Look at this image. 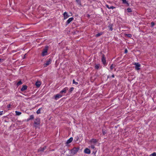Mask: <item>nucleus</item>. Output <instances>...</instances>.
<instances>
[{"mask_svg":"<svg viewBox=\"0 0 156 156\" xmlns=\"http://www.w3.org/2000/svg\"><path fill=\"white\" fill-rule=\"evenodd\" d=\"M48 46H46L45 48L43 49L42 52V56H44L48 54Z\"/></svg>","mask_w":156,"mask_h":156,"instance_id":"nucleus-1","label":"nucleus"},{"mask_svg":"<svg viewBox=\"0 0 156 156\" xmlns=\"http://www.w3.org/2000/svg\"><path fill=\"white\" fill-rule=\"evenodd\" d=\"M79 149L78 148L75 147L72 149L71 152V155H73L74 154L77 153Z\"/></svg>","mask_w":156,"mask_h":156,"instance_id":"nucleus-2","label":"nucleus"},{"mask_svg":"<svg viewBox=\"0 0 156 156\" xmlns=\"http://www.w3.org/2000/svg\"><path fill=\"white\" fill-rule=\"evenodd\" d=\"M52 61V59L51 58H49L48 59L46 62L44 64V67H46L47 66L49 65L50 64Z\"/></svg>","mask_w":156,"mask_h":156,"instance_id":"nucleus-3","label":"nucleus"},{"mask_svg":"<svg viewBox=\"0 0 156 156\" xmlns=\"http://www.w3.org/2000/svg\"><path fill=\"white\" fill-rule=\"evenodd\" d=\"M101 62L104 65H106L105 55L104 54H103L102 55V57L101 58Z\"/></svg>","mask_w":156,"mask_h":156,"instance_id":"nucleus-4","label":"nucleus"},{"mask_svg":"<svg viewBox=\"0 0 156 156\" xmlns=\"http://www.w3.org/2000/svg\"><path fill=\"white\" fill-rule=\"evenodd\" d=\"M68 90V88L67 87H66L60 91V93L61 94H66V92L67 90Z\"/></svg>","mask_w":156,"mask_h":156,"instance_id":"nucleus-5","label":"nucleus"},{"mask_svg":"<svg viewBox=\"0 0 156 156\" xmlns=\"http://www.w3.org/2000/svg\"><path fill=\"white\" fill-rule=\"evenodd\" d=\"M63 15L64 20L67 19L69 16L68 15L67 13L66 12H65L63 13Z\"/></svg>","mask_w":156,"mask_h":156,"instance_id":"nucleus-6","label":"nucleus"},{"mask_svg":"<svg viewBox=\"0 0 156 156\" xmlns=\"http://www.w3.org/2000/svg\"><path fill=\"white\" fill-rule=\"evenodd\" d=\"M74 19L73 17L70 18L68 19L66 22V24H68L72 21Z\"/></svg>","mask_w":156,"mask_h":156,"instance_id":"nucleus-7","label":"nucleus"},{"mask_svg":"<svg viewBox=\"0 0 156 156\" xmlns=\"http://www.w3.org/2000/svg\"><path fill=\"white\" fill-rule=\"evenodd\" d=\"M84 152L85 153L87 154H90V150L87 148L84 150Z\"/></svg>","mask_w":156,"mask_h":156,"instance_id":"nucleus-8","label":"nucleus"},{"mask_svg":"<svg viewBox=\"0 0 156 156\" xmlns=\"http://www.w3.org/2000/svg\"><path fill=\"white\" fill-rule=\"evenodd\" d=\"M90 142L94 144L97 142V141L95 139H93L90 141Z\"/></svg>","mask_w":156,"mask_h":156,"instance_id":"nucleus-9","label":"nucleus"},{"mask_svg":"<svg viewBox=\"0 0 156 156\" xmlns=\"http://www.w3.org/2000/svg\"><path fill=\"white\" fill-rule=\"evenodd\" d=\"M41 84V83L40 81H37L35 83V85L37 87H40Z\"/></svg>","mask_w":156,"mask_h":156,"instance_id":"nucleus-10","label":"nucleus"},{"mask_svg":"<svg viewBox=\"0 0 156 156\" xmlns=\"http://www.w3.org/2000/svg\"><path fill=\"white\" fill-rule=\"evenodd\" d=\"M46 148V147H43V148H42V147H41L38 150V152H43L44 151V150Z\"/></svg>","mask_w":156,"mask_h":156,"instance_id":"nucleus-11","label":"nucleus"},{"mask_svg":"<svg viewBox=\"0 0 156 156\" xmlns=\"http://www.w3.org/2000/svg\"><path fill=\"white\" fill-rule=\"evenodd\" d=\"M62 96L60 94H57L55 96V98L57 99V98H61Z\"/></svg>","mask_w":156,"mask_h":156,"instance_id":"nucleus-12","label":"nucleus"},{"mask_svg":"<svg viewBox=\"0 0 156 156\" xmlns=\"http://www.w3.org/2000/svg\"><path fill=\"white\" fill-rule=\"evenodd\" d=\"M40 121V120L39 119L37 118L36 119L34 122L35 124L37 125L39 124Z\"/></svg>","mask_w":156,"mask_h":156,"instance_id":"nucleus-13","label":"nucleus"},{"mask_svg":"<svg viewBox=\"0 0 156 156\" xmlns=\"http://www.w3.org/2000/svg\"><path fill=\"white\" fill-rule=\"evenodd\" d=\"M134 65H135V68H139V67H140V65L139 63H136Z\"/></svg>","mask_w":156,"mask_h":156,"instance_id":"nucleus-14","label":"nucleus"},{"mask_svg":"<svg viewBox=\"0 0 156 156\" xmlns=\"http://www.w3.org/2000/svg\"><path fill=\"white\" fill-rule=\"evenodd\" d=\"M27 86L26 85H23V86L22 88L21 89V90L22 91H24V90H26L27 88Z\"/></svg>","mask_w":156,"mask_h":156,"instance_id":"nucleus-15","label":"nucleus"},{"mask_svg":"<svg viewBox=\"0 0 156 156\" xmlns=\"http://www.w3.org/2000/svg\"><path fill=\"white\" fill-rule=\"evenodd\" d=\"M73 138L72 137H70L69 140H68L66 141V143L69 144L73 140Z\"/></svg>","mask_w":156,"mask_h":156,"instance_id":"nucleus-16","label":"nucleus"},{"mask_svg":"<svg viewBox=\"0 0 156 156\" xmlns=\"http://www.w3.org/2000/svg\"><path fill=\"white\" fill-rule=\"evenodd\" d=\"M106 6L107 8H108L109 9H113L115 8V7L112 6H111L110 7H109V5H106Z\"/></svg>","mask_w":156,"mask_h":156,"instance_id":"nucleus-17","label":"nucleus"},{"mask_svg":"<svg viewBox=\"0 0 156 156\" xmlns=\"http://www.w3.org/2000/svg\"><path fill=\"white\" fill-rule=\"evenodd\" d=\"M43 108H39L37 111V114H39L41 113V111L42 110Z\"/></svg>","mask_w":156,"mask_h":156,"instance_id":"nucleus-18","label":"nucleus"},{"mask_svg":"<svg viewBox=\"0 0 156 156\" xmlns=\"http://www.w3.org/2000/svg\"><path fill=\"white\" fill-rule=\"evenodd\" d=\"M112 27V24H110L108 26V27L109 28L110 30L111 31H112L113 30Z\"/></svg>","mask_w":156,"mask_h":156,"instance_id":"nucleus-19","label":"nucleus"},{"mask_svg":"<svg viewBox=\"0 0 156 156\" xmlns=\"http://www.w3.org/2000/svg\"><path fill=\"white\" fill-rule=\"evenodd\" d=\"M15 113H16V115H20L21 114V112H18L17 111H16L15 112Z\"/></svg>","mask_w":156,"mask_h":156,"instance_id":"nucleus-20","label":"nucleus"},{"mask_svg":"<svg viewBox=\"0 0 156 156\" xmlns=\"http://www.w3.org/2000/svg\"><path fill=\"white\" fill-rule=\"evenodd\" d=\"M102 33L101 32L98 33L96 35V37H98L100 36L102 34Z\"/></svg>","mask_w":156,"mask_h":156,"instance_id":"nucleus-21","label":"nucleus"},{"mask_svg":"<svg viewBox=\"0 0 156 156\" xmlns=\"http://www.w3.org/2000/svg\"><path fill=\"white\" fill-rule=\"evenodd\" d=\"M22 83L21 81V80L19 81L17 84V85L18 86H19V85L21 84Z\"/></svg>","mask_w":156,"mask_h":156,"instance_id":"nucleus-22","label":"nucleus"},{"mask_svg":"<svg viewBox=\"0 0 156 156\" xmlns=\"http://www.w3.org/2000/svg\"><path fill=\"white\" fill-rule=\"evenodd\" d=\"M124 4H126L128 5V3L126 2V0H122Z\"/></svg>","mask_w":156,"mask_h":156,"instance_id":"nucleus-23","label":"nucleus"},{"mask_svg":"<svg viewBox=\"0 0 156 156\" xmlns=\"http://www.w3.org/2000/svg\"><path fill=\"white\" fill-rule=\"evenodd\" d=\"M73 83L74 84L76 85H77L78 84V83L77 82H75L74 80H73Z\"/></svg>","mask_w":156,"mask_h":156,"instance_id":"nucleus-24","label":"nucleus"},{"mask_svg":"<svg viewBox=\"0 0 156 156\" xmlns=\"http://www.w3.org/2000/svg\"><path fill=\"white\" fill-rule=\"evenodd\" d=\"M34 118L33 115H31L30 117V118L29 119V120H31L33 119Z\"/></svg>","mask_w":156,"mask_h":156,"instance_id":"nucleus-25","label":"nucleus"},{"mask_svg":"<svg viewBox=\"0 0 156 156\" xmlns=\"http://www.w3.org/2000/svg\"><path fill=\"white\" fill-rule=\"evenodd\" d=\"M156 156V153L155 152H154L152 154H151L150 156Z\"/></svg>","mask_w":156,"mask_h":156,"instance_id":"nucleus-26","label":"nucleus"},{"mask_svg":"<svg viewBox=\"0 0 156 156\" xmlns=\"http://www.w3.org/2000/svg\"><path fill=\"white\" fill-rule=\"evenodd\" d=\"M74 89V88L73 87H71L70 90H69V92H70V93H71L73 90Z\"/></svg>","mask_w":156,"mask_h":156,"instance_id":"nucleus-27","label":"nucleus"},{"mask_svg":"<svg viewBox=\"0 0 156 156\" xmlns=\"http://www.w3.org/2000/svg\"><path fill=\"white\" fill-rule=\"evenodd\" d=\"M126 35L128 37H132V35L131 34H127Z\"/></svg>","mask_w":156,"mask_h":156,"instance_id":"nucleus-28","label":"nucleus"},{"mask_svg":"<svg viewBox=\"0 0 156 156\" xmlns=\"http://www.w3.org/2000/svg\"><path fill=\"white\" fill-rule=\"evenodd\" d=\"M127 11L128 12H132L131 9L130 8H128L127 9Z\"/></svg>","mask_w":156,"mask_h":156,"instance_id":"nucleus-29","label":"nucleus"},{"mask_svg":"<svg viewBox=\"0 0 156 156\" xmlns=\"http://www.w3.org/2000/svg\"><path fill=\"white\" fill-rule=\"evenodd\" d=\"M90 147L92 149H94L95 148L94 145H91Z\"/></svg>","mask_w":156,"mask_h":156,"instance_id":"nucleus-30","label":"nucleus"},{"mask_svg":"<svg viewBox=\"0 0 156 156\" xmlns=\"http://www.w3.org/2000/svg\"><path fill=\"white\" fill-rule=\"evenodd\" d=\"M102 133L103 135H105L106 133V131L105 130H102Z\"/></svg>","mask_w":156,"mask_h":156,"instance_id":"nucleus-31","label":"nucleus"},{"mask_svg":"<svg viewBox=\"0 0 156 156\" xmlns=\"http://www.w3.org/2000/svg\"><path fill=\"white\" fill-rule=\"evenodd\" d=\"M151 26L153 27L154 25V23L153 22H152L151 23Z\"/></svg>","mask_w":156,"mask_h":156,"instance_id":"nucleus-32","label":"nucleus"},{"mask_svg":"<svg viewBox=\"0 0 156 156\" xmlns=\"http://www.w3.org/2000/svg\"><path fill=\"white\" fill-rule=\"evenodd\" d=\"M76 1L77 2V3L79 4L80 3V0H76Z\"/></svg>","mask_w":156,"mask_h":156,"instance_id":"nucleus-33","label":"nucleus"},{"mask_svg":"<svg viewBox=\"0 0 156 156\" xmlns=\"http://www.w3.org/2000/svg\"><path fill=\"white\" fill-rule=\"evenodd\" d=\"M114 65L112 64L110 66V68H114Z\"/></svg>","mask_w":156,"mask_h":156,"instance_id":"nucleus-34","label":"nucleus"},{"mask_svg":"<svg viewBox=\"0 0 156 156\" xmlns=\"http://www.w3.org/2000/svg\"><path fill=\"white\" fill-rule=\"evenodd\" d=\"M4 60L0 58V62H2Z\"/></svg>","mask_w":156,"mask_h":156,"instance_id":"nucleus-35","label":"nucleus"},{"mask_svg":"<svg viewBox=\"0 0 156 156\" xmlns=\"http://www.w3.org/2000/svg\"><path fill=\"white\" fill-rule=\"evenodd\" d=\"M99 67L98 65H97L95 66V68H98Z\"/></svg>","mask_w":156,"mask_h":156,"instance_id":"nucleus-36","label":"nucleus"},{"mask_svg":"<svg viewBox=\"0 0 156 156\" xmlns=\"http://www.w3.org/2000/svg\"><path fill=\"white\" fill-rule=\"evenodd\" d=\"M3 112V111H1V112H0V115H2Z\"/></svg>","mask_w":156,"mask_h":156,"instance_id":"nucleus-37","label":"nucleus"},{"mask_svg":"<svg viewBox=\"0 0 156 156\" xmlns=\"http://www.w3.org/2000/svg\"><path fill=\"white\" fill-rule=\"evenodd\" d=\"M127 50L126 49L125 50V53H126L127 52Z\"/></svg>","mask_w":156,"mask_h":156,"instance_id":"nucleus-38","label":"nucleus"},{"mask_svg":"<svg viewBox=\"0 0 156 156\" xmlns=\"http://www.w3.org/2000/svg\"><path fill=\"white\" fill-rule=\"evenodd\" d=\"M10 105H8V108H9V107H10Z\"/></svg>","mask_w":156,"mask_h":156,"instance_id":"nucleus-39","label":"nucleus"},{"mask_svg":"<svg viewBox=\"0 0 156 156\" xmlns=\"http://www.w3.org/2000/svg\"><path fill=\"white\" fill-rule=\"evenodd\" d=\"M26 55V54H25L24 55V58H25V56Z\"/></svg>","mask_w":156,"mask_h":156,"instance_id":"nucleus-40","label":"nucleus"},{"mask_svg":"<svg viewBox=\"0 0 156 156\" xmlns=\"http://www.w3.org/2000/svg\"><path fill=\"white\" fill-rule=\"evenodd\" d=\"M112 77H114V75H112Z\"/></svg>","mask_w":156,"mask_h":156,"instance_id":"nucleus-41","label":"nucleus"}]
</instances>
